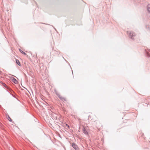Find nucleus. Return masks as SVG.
<instances>
[{"mask_svg":"<svg viewBox=\"0 0 150 150\" xmlns=\"http://www.w3.org/2000/svg\"><path fill=\"white\" fill-rule=\"evenodd\" d=\"M127 34L129 38L131 39H134L135 36V34L132 31H128L127 32Z\"/></svg>","mask_w":150,"mask_h":150,"instance_id":"nucleus-1","label":"nucleus"},{"mask_svg":"<svg viewBox=\"0 0 150 150\" xmlns=\"http://www.w3.org/2000/svg\"><path fill=\"white\" fill-rule=\"evenodd\" d=\"M71 146L72 147L76 150H78L79 149V148L78 146L74 143H72L71 144Z\"/></svg>","mask_w":150,"mask_h":150,"instance_id":"nucleus-2","label":"nucleus"},{"mask_svg":"<svg viewBox=\"0 0 150 150\" xmlns=\"http://www.w3.org/2000/svg\"><path fill=\"white\" fill-rule=\"evenodd\" d=\"M57 96L62 101H66V99L64 97L62 96L59 94H58Z\"/></svg>","mask_w":150,"mask_h":150,"instance_id":"nucleus-3","label":"nucleus"},{"mask_svg":"<svg viewBox=\"0 0 150 150\" xmlns=\"http://www.w3.org/2000/svg\"><path fill=\"white\" fill-rule=\"evenodd\" d=\"M83 133L86 135H88V133L86 129L85 128V127H83Z\"/></svg>","mask_w":150,"mask_h":150,"instance_id":"nucleus-4","label":"nucleus"},{"mask_svg":"<svg viewBox=\"0 0 150 150\" xmlns=\"http://www.w3.org/2000/svg\"><path fill=\"white\" fill-rule=\"evenodd\" d=\"M145 50L146 51V52L147 54V55L149 56V57L150 56V50Z\"/></svg>","mask_w":150,"mask_h":150,"instance_id":"nucleus-5","label":"nucleus"},{"mask_svg":"<svg viewBox=\"0 0 150 150\" xmlns=\"http://www.w3.org/2000/svg\"><path fill=\"white\" fill-rule=\"evenodd\" d=\"M0 83H1L2 85L5 87L6 88L8 89V87L4 83H3L2 81H0Z\"/></svg>","mask_w":150,"mask_h":150,"instance_id":"nucleus-6","label":"nucleus"},{"mask_svg":"<svg viewBox=\"0 0 150 150\" xmlns=\"http://www.w3.org/2000/svg\"><path fill=\"white\" fill-rule=\"evenodd\" d=\"M12 81L13 82L16 84H17L18 83V81L16 80L14 78H13V79H12Z\"/></svg>","mask_w":150,"mask_h":150,"instance_id":"nucleus-7","label":"nucleus"},{"mask_svg":"<svg viewBox=\"0 0 150 150\" xmlns=\"http://www.w3.org/2000/svg\"><path fill=\"white\" fill-rule=\"evenodd\" d=\"M16 62L17 64L19 66H21V64L19 62V61L18 59L16 60Z\"/></svg>","mask_w":150,"mask_h":150,"instance_id":"nucleus-8","label":"nucleus"},{"mask_svg":"<svg viewBox=\"0 0 150 150\" xmlns=\"http://www.w3.org/2000/svg\"><path fill=\"white\" fill-rule=\"evenodd\" d=\"M147 10L149 12H150V4H148L147 5Z\"/></svg>","mask_w":150,"mask_h":150,"instance_id":"nucleus-9","label":"nucleus"},{"mask_svg":"<svg viewBox=\"0 0 150 150\" xmlns=\"http://www.w3.org/2000/svg\"><path fill=\"white\" fill-rule=\"evenodd\" d=\"M20 52L22 53L23 54L25 55H26V54L25 53V52L23 51L22 50L20 49L19 50Z\"/></svg>","mask_w":150,"mask_h":150,"instance_id":"nucleus-10","label":"nucleus"},{"mask_svg":"<svg viewBox=\"0 0 150 150\" xmlns=\"http://www.w3.org/2000/svg\"><path fill=\"white\" fill-rule=\"evenodd\" d=\"M8 120H9L11 122L12 121V120L10 118V117L8 116Z\"/></svg>","mask_w":150,"mask_h":150,"instance_id":"nucleus-11","label":"nucleus"},{"mask_svg":"<svg viewBox=\"0 0 150 150\" xmlns=\"http://www.w3.org/2000/svg\"><path fill=\"white\" fill-rule=\"evenodd\" d=\"M66 126H67V127L69 128V125L67 124H66Z\"/></svg>","mask_w":150,"mask_h":150,"instance_id":"nucleus-12","label":"nucleus"},{"mask_svg":"<svg viewBox=\"0 0 150 150\" xmlns=\"http://www.w3.org/2000/svg\"><path fill=\"white\" fill-rule=\"evenodd\" d=\"M56 119H57V117H56Z\"/></svg>","mask_w":150,"mask_h":150,"instance_id":"nucleus-13","label":"nucleus"}]
</instances>
